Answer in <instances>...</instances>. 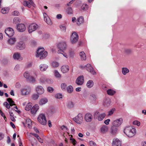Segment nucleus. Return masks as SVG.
<instances>
[{
  "instance_id": "obj_1",
  "label": "nucleus",
  "mask_w": 146,
  "mask_h": 146,
  "mask_svg": "<svg viewBox=\"0 0 146 146\" xmlns=\"http://www.w3.org/2000/svg\"><path fill=\"white\" fill-rule=\"evenodd\" d=\"M123 132L128 137H132L135 135L136 130L131 127H127L124 129Z\"/></svg>"
},
{
  "instance_id": "obj_2",
  "label": "nucleus",
  "mask_w": 146,
  "mask_h": 146,
  "mask_svg": "<svg viewBox=\"0 0 146 146\" xmlns=\"http://www.w3.org/2000/svg\"><path fill=\"white\" fill-rule=\"evenodd\" d=\"M44 49L43 48H39L36 51V56L40 57V59L45 58L47 55L48 53L46 51H44Z\"/></svg>"
},
{
  "instance_id": "obj_3",
  "label": "nucleus",
  "mask_w": 146,
  "mask_h": 146,
  "mask_svg": "<svg viewBox=\"0 0 146 146\" xmlns=\"http://www.w3.org/2000/svg\"><path fill=\"white\" fill-rule=\"evenodd\" d=\"M37 119L38 121L42 125H45L46 124V120L45 115L43 114H40L38 116Z\"/></svg>"
},
{
  "instance_id": "obj_4",
  "label": "nucleus",
  "mask_w": 146,
  "mask_h": 146,
  "mask_svg": "<svg viewBox=\"0 0 146 146\" xmlns=\"http://www.w3.org/2000/svg\"><path fill=\"white\" fill-rule=\"evenodd\" d=\"M79 38L78 34L75 32L72 34L70 37V41L72 44H75L78 40Z\"/></svg>"
},
{
  "instance_id": "obj_5",
  "label": "nucleus",
  "mask_w": 146,
  "mask_h": 146,
  "mask_svg": "<svg viewBox=\"0 0 146 146\" xmlns=\"http://www.w3.org/2000/svg\"><path fill=\"white\" fill-rule=\"evenodd\" d=\"M66 44L65 42H60L58 45V48L60 49L58 50L57 52L58 53H62L63 52V50H64L66 48Z\"/></svg>"
},
{
  "instance_id": "obj_6",
  "label": "nucleus",
  "mask_w": 146,
  "mask_h": 146,
  "mask_svg": "<svg viewBox=\"0 0 146 146\" xmlns=\"http://www.w3.org/2000/svg\"><path fill=\"white\" fill-rule=\"evenodd\" d=\"M83 117L81 113H79L77 116L73 118V120L78 124H80L83 121Z\"/></svg>"
},
{
  "instance_id": "obj_7",
  "label": "nucleus",
  "mask_w": 146,
  "mask_h": 146,
  "mask_svg": "<svg viewBox=\"0 0 146 146\" xmlns=\"http://www.w3.org/2000/svg\"><path fill=\"white\" fill-rule=\"evenodd\" d=\"M84 68L86 69L87 71L89 72L92 74H96V72L90 64H88L86 65L85 66Z\"/></svg>"
},
{
  "instance_id": "obj_8",
  "label": "nucleus",
  "mask_w": 146,
  "mask_h": 146,
  "mask_svg": "<svg viewBox=\"0 0 146 146\" xmlns=\"http://www.w3.org/2000/svg\"><path fill=\"white\" fill-rule=\"evenodd\" d=\"M5 33L9 37H11L14 35V32L12 28L9 27L5 30Z\"/></svg>"
},
{
  "instance_id": "obj_9",
  "label": "nucleus",
  "mask_w": 146,
  "mask_h": 146,
  "mask_svg": "<svg viewBox=\"0 0 146 146\" xmlns=\"http://www.w3.org/2000/svg\"><path fill=\"white\" fill-rule=\"evenodd\" d=\"M38 26L36 24L32 23L30 25L29 27V32L31 33L35 31L38 28Z\"/></svg>"
},
{
  "instance_id": "obj_10",
  "label": "nucleus",
  "mask_w": 146,
  "mask_h": 146,
  "mask_svg": "<svg viewBox=\"0 0 146 146\" xmlns=\"http://www.w3.org/2000/svg\"><path fill=\"white\" fill-rule=\"evenodd\" d=\"M84 82V77L81 76L78 77L76 81V83L78 85H82Z\"/></svg>"
},
{
  "instance_id": "obj_11",
  "label": "nucleus",
  "mask_w": 146,
  "mask_h": 146,
  "mask_svg": "<svg viewBox=\"0 0 146 146\" xmlns=\"http://www.w3.org/2000/svg\"><path fill=\"white\" fill-rule=\"evenodd\" d=\"M123 121L122 118H120L114 121L112 123V124L114 127H118L120 126Z\"/></svg>"
},
{
  "instance_id": "obj_12",
  "label": "nucleus",
  "mask_w": 146,
  "mask_h": 146,
  "mask_svg": "<svg viewBox=\"0 0 146 146\" xmlns=\"http://www.w3.org/2000/svg\"><path fill=\"white\" fill-rule=\"evenodd\" d=\"M25 43L23 41H20L16 45L17 48L20 50H22L25 48Z\"/></svg>"
},
{
  "instance_id": "obj_13",
  "label": "nucleus",
  "mask_w": 146,
  "mask_h": 146,
  "mask_svg": "<svg viewBox=\"0 0 146 146\" xmlns=\"http://www.w3.org/2000/svg\"><path fill=\"white\" fill-rule=\"evenodd\" d=\"M17 29L19 31L23 32L26 30V27L24 24H20L17 25Z\"/></svg>"
},
{
  "instance_id": "obj_14",
  "label": "nucleus",
  "mask_w": 146,
  "mask_h": 146,
  "mask_svg": "<svg viewBox=\"0 0 146 146\" xmlns=\"http://www.w3.org/2000/svg\"><path fill=\"white\" fill-rule=\"evenodd\" d=\"M29 2L25 1H23V4L25 6H27L29 8H31L32 6H33L35 5L33 2L31 0H29Z\"/></svg>"
},
{
  "instance_id": "obj_15",
  "label": "nucleus",
  "mask_w": 146,
  "mask_h": 146,
  "mask_svg": "<svg viewBox=\"0 0 146 146\" xmlns=\"http://www.w3.org/2000/svg\"><path fill=\"white\" fill-rule=\"evenodd\" d=\"M112 145L113 146H121V143L118 139H114L113 140Z\"/></svg>"
},
{
  "instance_id": "obj_16",
  "label": "nucleus",
  "mask_w": 146,
  "mask_h": 146,
  "mask_svg": "<svg viewBox=\"0 0 146 146\" xmlns=\"http://www.w3.org/2000/svg\"><path fill=\"white\" fill-rule=\"evenodd\" d=\"M36 91L38 94H42L44 92V90L43 87L41 86H38L36 88Z\"/></svg>"
},
{
  "instance_id": "obj_17",
  "label": "nucleus",
  "mask_w": 146,
  "mask_h": 146,
  "mask_svg": "<svg viewBox=\"0 0 146 146\" xmlns=\"http://www.w3.org/2000/svg\"><path fill=\"white\" fill-rule=\"evenodd\" d=\"M44 19L46 23L48 25H51L52 24V23L50 19L48 17L46 13L43 14Z\"/></svg>"
},
{
  "instance_id": "obj_18",
  "label": "nucleus",
  "mask_w": 146,
  "mask_h": 146,
  "mask_svg": "<svg viewBox=\"0 0 146 146\" xmlns=\"http://www.w3.org/2000/svg\"><path fill=\"white\" fill-rule=\"evenodd\" d=\"M92 115L90 113H87L85 115V119L88 122H90L92 121Z\"/></svg>"
},
{
  "instance_id": "obj_19",
  "label": "nucleus",
  "mask_w": 146,
  "mask_h": 146,
  "mask_svg": "<svg viewBox=\"0 0 146 146\" xmlns=\"http://www.w3.org/2000/svg\"><path fill=\"white\" fill-rule=\"evenodd\" d=\"M39 108V107L38 105H35L31 109V113L33 114H35Z\"/></svg>"
},
{
  "instance_id": "obj_20",
  "label": "nucleus",
  "mask_w": 146,
  "mask_h": 146,
  "mask_svg": "<svg viewBox=\"0 0 146 146\" xmlns=\"http://www.w3.org/2000/svg\"><path fill=\"white\" fill-rule=\"evenodd\" d=\"M13 58L15 60H23V58L21 56L20 54L19 53H15L13 56Z\"/></svg>"
},
{
  "instance_id": "obj_21",
  "label": "nucleus",
  "mask_w": 146,
  "mask_h": 146,
  "mask_svg": "<svg viewBox=\"0 0 146 146\" xmlns=\"http://www.w3.org/2000/svg\"><path fill=\"white\" fill-rule=\"evenodd\" d=\"M69 70V67L68 65H63L61 67L62 72L63 73H66Z\"/></svg>"
},
{
  "instance_id": "obj_22",
  "label": "nucleus",
  "mask_w": 146,
  "mask_h": 146,
  "mask_svg": "<svg viewBox=\"0 0 146 146\" xmlns=\"http://www.w3.org/2000/svg\"><path fill=\"white\" fill-rule=\"evenodd\" d=\"M30 91V89L29 88L27 89H23L21 90L22 94L23 95H27L29 94Z\"/></svg>"
},
{
  "instance_id": "obj_23",
  "label": "nucleus",
  "mask_w": 146,
  "mask_h": 146,
  "mask_svg": "<svg viewBox=\"0 0 146 146\" xmlns=\"http://www.w3.org/2000/svg\"><path fill=\"white\" fill-rule=\"evenodd\" d=\"M48 67V66L44 64H41L39 66L40 70L42 71H45Z\"/></svg>"
},
{
  "instance_id": "obj_24",
  "label": "nucleus",
  "mask_w": 146,
  "mask_h": 146,
  "mask_svg": "<svg viewBox=\"0 0 146 146\" xmlns=\"http://www.w3.org/2000/svg\"><path fill=\"white\" fill-rule=\"evenodd\" d=\"M80 56L82 60H85L86 59V56L85 53L83 51H81L80 52Z\"/></svg>"
},
{
  "instance_id": "obj_25",
  "label": "nucleus",
  "mask_w": 146,
  "mask_h": 146,
  "mask_svg": "<svg viewBox=\"0 0 146 146\" xmlns=\"http://www.w3.org/2000/svg\"><path fill=\"white\" fill-rule=\"evenodd\" d=\"M84 22V18L82 17H80L77 19V24L78 25H79Z\"/></svg>"
},
{
  "instance_id": "obj_26",
  "label": "nucleus",
  "mask_w": 146,
  "mask_h": 146,
  "mask_svg": "<svg viewBox=\"0 0 146 146\" xmlns=\"http://www.w3.org/2000/svg\"><path fill=\"white\" fill-rule=\"evenodd\" d=\"M67 106L69 109L72 108L74 107V104L72 101H69L67 103Z\"/></svg>"
},
{
  "instance_id": "obj_27",
  "label": "nucleus",
  "mask_w": 146,
  "mask_h": 146,
  "mask_svg": "<svg viewBox=\"0 0 146 146\" xmlns=\"http://www.w3.org/2000/svg\"><path fill=\"white\" fill-rule=\"evenodd\" d=\"M107 93L109 95L113 96L115 94L116 92L111 89H109L107 90Z\"/></svg>"
},
{
  "instance_id": "obj_28",
  "label": "nucleus",
  "mask_w": 146,
  "mask_h": 146,
  "mask_svg": "<svg viewBox=\"0 0 146 146\" xmlns=\"http://www.w3.org/2000/svg\"><path fill=\"white\" fill-rule=\"evenodd\" d=\"M101 132L102 133H105L108 131V128L106 126H104L100 128Z\"/></svg>"
},
{
  "instance_id": "obj_29",
  "label": "nucleus",
  "mask_w": 146,
  "mask_h": 146,
  "mask_svg": "<svg viewBox=\"0 0 146 146\" xmlns=\"http://www.w3.org/2000/svg\"><path fill=\"white\" fill-rule=\"evenodd\" d=\"M48 102V100L46 98L42 99L40 100L39 102V104L41 105L45 104Z\"/></svg>"
},
{
  "instance_id": "obj_30",
  "label": "nucleus",
  "mask_w": 146,
  "mask_h": 146,
  "mask_svg": "<svg viewBox=\"0 0 146 146\" xmlns=\"http://www.w3.org/2000/svg\"><path fill=\"white\" fill-rule=\"evenodd\" d=\"M94 85L93 81L92 80H90L88 82L86 86L89 88H90L92 87Z\"/></svg>"
},
{
  "instance_id": "obj_31",
  "label": "nucleus",
  "mask_w": 146,
  "mask_h": 146,
  "mask_svg": "<svg viewBox=\"0 0 146 146\" xmlns=\"http://www.w3.org/2000/svg\"><path fill=\"white\" fill-rule=\"evenodd\" d=\"M106 114L105 113L101 114L98 117V119L99 121H102L106 116Z\"/></svg>"
},
{
  "instance_id": "obj_32",
  "label": "nucleus",
  "mask_w": 146,
  "mask_h": 146,
  "mask_svg": "<svg viewBox=\"0 0 146 146\" xmlns=\"http://www.w3.org/2000/svg\"><path fill=\"white\" fill-rule=\"evenodd\" d=\"M111 133L113 135L115 134L117 132V129L116 127H112L111 129Z\"/></svg>"
},
{
  "instance_id": "obj_33",
  "label": "nucleus",
  "mask_w": 146,
  "mask_h": 146,
  "mask_svg": "<svg viewBox=\"0 0 146 146\" xmlns=\"http://www.w3.org/2000/svg\"><path fill=\"white\" fill-rule=\"evenodd\" d=\"M7 101L9 102L10 106H12L13 105H15L14 104L15 102H14L10 98H8L7 99Z\"/></svg>"
},
{
  "instance_id": "obj_34",
  "label": "nucleus",
  "mask_w": 146,
  "mask_h": 146,
  "mask_svg": "<svg viewBox=\"0 0 146 146\" xmlns=\"http://www.w3.org/2000/svg\"><path fill=\"white\" fill-rule=\"evenodd\" d=\"M32 107V104L31 103H28L27 105L25 108V110L27 111H29L31 109Z\"/></svg>"
},
{
  "instance_id": "obj_35",
  "label": "nucleus",
  "mask_w": 146,
  "mask_h": 146,
  "mask_svg": "<svg viewBox=\"0 0 146 146\" xmlns=\"http://www.w3.org/2000/svg\"><path fill=\"white\" fill-rule=\"evenodd\" d=\"M16 40L15 38H11L8 40V42L9 44L12 45L14 44Z\"/></svg>"
},
{
  "instance_id": "obj_36",
  "label": "nucleus",
  "mask_w": 146,
  "mask_h": 146,
  "mask_svg": "<svg viewBox=\"0 0 146 146\" xmlns=\"http://www.w3.org/2000/svg\"><path fill=\"white\" fill-rule=\"evenodd\" d=\"M129 72V70L126 68H123L122 69V72L124 75H126Z\"/></svg>"
},
{
  "instance_id": "obj_37",
  "label": "nucleus",
  "mask_w": 146,
  "mask_h": 146,
  "mask_svg": "<svg viewBox=\"0 0 146 146\" xmlns=\"http://www.w3.org/2000/svg\"><path fill=\"white\" fill-rule=\"evenodd\" d=\"M51 65L54 68H57L59 64L57 62L53 61L51 63Z\"/></svg>"
},
{
  "instance_id": "obj_38",
  "label": "nucleus",
  "mask_w": 146,
  "mask_h": 146,
  "mask_svg": "<svg viewBox=\"0 0 146 146\" xmlns=\"http://www.w3.org/2000/svg\"><path fill=\"white\" fill-rule=\"evenodd\" d=\"M31 134H32V135L35 137L41 143L43 142L42 140L39 137L38 134L36 133Z\"/></svg>"
},
{
  "instance_id": "obj_39",
  "label": "nucleus",
  "mask_w": 146,
  "mask_h": 146,
  "mask_svg": "<svg viewBox=\"0 0 146 146\" xmlns=\"http://www.w3.org/2000/svg\"><path fill=\"white\" fill-rule=\"evenodd\" d=\"M67 92L69 93H72L73 91V88L71 86H69L67 88Z\"/></svg>"
},
{
  "instance_id": "obj_40",
  "label": "nucleus",
  "mask_w": 146,
  "mask_h": 146,
  "mask_svg": "<svg viewBox=\"0 0 146 146\" xmlns=\"http://www.w3.org/2000/svg\"><path fill=\"white\" fill-rule=\"evenodd\" d=\"M9 11V9L8 8H4L1 9V11L2 13L5 14L7 13Z\"/></svg>"
},
{
  "instance_id": "obj_41",
  "label": "nucleus",
  "mask_w": 146,
  "mask_h": 146,
  "mask_svg": "<svg viewBox=\"0 0 146 146\" xmlns=\"http://www.w3.org/2000/svg\"><path fill=\"white\" fill-rule=\"evenodd\" d=\"M26 123L27 124L29 127L31 126L32 124L31 121L30 119H27L26 121Z\"/></svg>"
},
{
  "instance_id": "obj_42",
  "label": "nucleus",
  "mask_w": 146,
  "mask_h": 146,
  "mask_svg": "<svg viewBox=\"0 0 146 146\" xmlns=\"http://www.w3.org/2000/svg\"><path fill=\"white\" fill-rule=\"evenodd\" d=\"M88 8V6L86 4H83L81 6V9L84 11L86 10Z\"/></svg>"
},
{
  "instance_id": "obj_43",
  "label": "nucleus",
  "mask_w": 146,
  "mask_h": 146,
  "mask_svg": "<svg viewBox=\"0 0 146 146\" xmlns=\"http://www.w3.org/2000/svg\"><path fill=\"white\" fill-rule=\"evenodd\" d=\"M46 77L42 76L40 78V81L41 83H44L46 82Z\"/></svg>"
},
{
  "instance_id": "obj_44",
  "label": "nucleus",
  "mask_w": 146,
  "mask_h": 146,
  "mask_svg": "<svg viewBox=\"0 0 146 146\" xmlns=\"http://www.w3.org/2000/svg\"><path fill=\"white\" fill-rule=\"evenodd\" d=\"M54 74L56 78H61V76L58 71L56 70L55 71Z\"/></svg>"
},
{
  "instance_id": "obj_45",
  "label": "nucleus",
  "mask_w": 146,
  "mask_h": 146,
  "mask_svg": "<svg viewBox=\"0 0 146 146\" xmlns=\"http://www.w3.org/2000/svg\"><path fill=\"white\" fill-rule=\"evenodd\" d=\"M28 80L30 82H35V78L33 76H30Z\"/></svg>"
},
{
  "instance_id": "obj_46",
  "label": "nucleus",
  "mask_w": 146,
  "mask_h": 146,
  "mask_svg": "<svg viewBox=\"0 0 146 146\" xmlns=\"http://www.w3.org/2000/svg\"><path fill=\"white\" fill-rule=\"evenodd\" d=\"M67 85L65 83H62L61 85V88L62 90H64L66 89Z\"/></svg>"
},
{
  "instance_id": "obj_47",
  "label": "nucleus",
  "mask_w": 146,
  "mask_h": 146,
  "mask_svg": "<svg viewBox=\"0 0 146 146\" xmlns=\"http://www.w3.org/2000/svg\"><path fill=\"white\" fill-rule=\"evenodd\" d=\"M66 12L68 14H72V11L71 8L70 7H68L66 10Z\"/></svg>"
},
{
  "instance_id": "obj_48",
  "label": "nucleus",
  "mask_w": 146,
  "mask_h": 146,
  "mask_svg": "<svg viewBox=\"0 0 146 146\" xmlns=\"http://www.w3.org/2000/svg\"><path fill=\"white\" fill-rule=\"evenodd\" d=\"M115 110V108H113L112 109H111L110 111L108 112V116H110L113 114Z\"/></svg>"
},
{
  "instance_id": "obj_49",
  "label": "nucleus",
  "mask_w": 146,
  "mask_h": 146,
  "mask_svg": "<svg viewBox=\"0 0 146 146\" xmlns=\"http://www.w3.org/2000/svg\"><path fill=\"white\" fill-rule=\"evenodd\" d=\"M24 76L25 78L28 79L30 76L29 73L25 72L24 74Z\"/></svg>"
},
{
  "instance_id": "obj_50",
  "label": "nucleus",
  "mask_w": 146,
  "mask_h": 146,
  "mask_svg": "<svg viewBox=\"0 0 146 146\" xmlns=\"http://www.w3.org/2000/svg\"><path fill=\"white\" fill-rule=\"evenodd\" d=\"M55 97L56 99H60L62 98V95L61 94H57L55 95Z\"/></svg>"
},
{
  "instance_id": "obj_51",
  "label": "nucleus",
  "mask_w": 146,
  "mask_h": 146,
  "mask_svg": "<svg viewBox=\"0 0 146 146\" xmlns=\"http://www.w3.org/2000/svg\"><path fill=\"white\" fill-rule=\"evenodd\" d=\"M39 96L37 94H34L32 95V98L34 100H36L38 99Z\"/></svg>"
},
{
  "instance_id": "obj_52",
  "label": "nucleus",
  "mask_w": 146,
  "mask_h": 146,
  "mask_svg": "<svg viewBox=\"0 0 146 146\" xmlns=\"http://www.w3.org/2000/svg\"><path fill=\"white\" fill-rule=\"evenodd\" d=\"M99 114V112L98 111H96L94 114V118H97L98 116V115Z\"/></svg>"
},
{
  "instance_id": "obj_53",
  "label": "nucleus",
  "mask_w": 146,
  "mask_h": 146,
  "mask_svg": "<svg viewBox=\"0 0 146 146\" xmlns=\"http://www.w3.org/2000/svg\"><path fill=\"white\" fill-rule=\"evenodd\" d=\"M47 90L50 93L52 92L54 90L53 88L50 87H48L47 88Z\"/></svg>"
},
{
  "instance_id": "obj_54",
  "label": "nucleus",
  "mask_w": 146,
  "mask_h": 146,
  "mask_svg": "<svg viewBox=\"0 0 146 146\" xmlns=\"http://www.w3.org/2000/svg\"><path fill=\"white\" fill-rule=\"evenodd\" d=\"M133 125H136L138 126H139L140 125V123L137 121H135L133 122Z\"/></svg>"
},
{
  "instance_id": "obj_55",
  "label": "nucleus",
  "mask_w": 146,
  "mask_h": 146,
  "mask_svg": "<svg viewBox=\"0 0 146 146\" xmlns=\"http://www.w3.org/2000/svg\"><path fill=\"white\" fill-rule=\"evenodd\" d=\"M4 105L6 107L7 109H9L10 108V105L7 102H5L4 103Z\"/></svg>"
},
{
  "instance_id": "obj_56",
  "label": "nucleus",
  "mask_w": 146,
  "mask_h": 146,
  "mask_svg": "<svg viewBox=\"0 0 146 146\" xmlns=\"http://www.w3.org/2000/svg\"><path fill=\"white\" fill-rule=\"evenodd\" d=\"M12 15L15 16H18L19 15V12L17 11H15L12 13Z\"/></svg>"
},
{
  "instance_id": "obj_57",
  "label": "nucleus",
  "mask_w": 146,
  "mask_h": 146,
  "mask_svg": "<svg viewBox=\"0 0 146 146\" xmlns=\"http://www.w3.org/2000/svg\"><path fill=\"white\" fill-rule=\"evenodd\" d=\"M46 80V82L48 84H52L53 82V80L47 78Z\"/></svg>"
},
{
  "instance_id": "obj_58",
  "label": "nucleus",
  "mask_w": 146,
  "mask_h": 146,
  "mask_svg": "<svg viewBox=\"0 0 146 146\" xmlns=\"http://www.w3.org/2000/svg\"><path fill=\"white\" fill-rule=\"evenodd\" d=\"M0 113L1 115L3 117H4V119L5 121L7 120L6 117L5 116V115L4 113L3 112L0 110Z\"/></svg>"
},
{
  "instance_id": "obj_59",
  "label": "nucleus",
  "mask_w": 146,
  "mask_h": 146,
  "mask_svg": "<svg viewBox=\"0 0 146 146\" xmlns=\"http://www.w3.org/2000/svg\"><path fill=\"white\" fill-rule=\"evenodd\" d=\"M124 52L127 54H129L131 52V50L130 49H125L124 50Z\"/></svg>"
},
{
  "instance_id": "obj_60",
  "label": "nucleus",
  "mask_w": 146,
  "mask_h": 146,
  "mask_svg": "<svg viewBox=\"0 0 146 146\" xmlns=\"http://www.w3.org/2000/svg\"><path fill=\"white\" fill-rule=\"evenodd\" d=\"M90 146H96V143L93 141H91L89 142Z\"/></svg>"
},
{
  "instance_id": "obj_61",
  "label": "nucleus",
  "mask_w": 146,
  "mask_h": 146,
  "mask_svg": "<svg viewBox=\"0 0 146 146\" xmlns=\"http://www.w3.org/2000/svg\"><path fill=\"white\" fill-rule=\"evenodd\" d=\"M4 137V134L1 132H0V140H2L3 139Z\"/></svg>"
},
{
  "instance_id": "obj_62",
  "label": "nucleus",
  "mask_w": 146,
  "mask_h": 146,
  "mask_svg": "<svg viewBox=\"0 0 146 146\" xmlns=\"http://www.w3.org/2000/svg\"><path fill=\"white\" fill-rule=\"evenodd\" d=\"M70 140L72 141L73 144L74 145H75L76 143V140L74 139H72L70 138Z\"/></svg>"
},
{
  "instance_id": "obj_63",
  "label": "nucleus",
  "mask_w": 146,
  "mask_h": 146,
  "mask_svg": "<svg viewBox=\"0 0 146 146\" xmlns=\"http://www.w3.org/2000/svg\"><path fill=\"white\" fill-rule=\"evenodd\" d=\"M60 28L61 29V30L62 31H66V27L65 26H60Z\"/></svg>"
},
{
  "instance_id": "obj_64",
  "label": "nucleus",
  "mask_w": 146,
  "mask_h": 146,
  "mask_svg": "<svg viewBox=\"0 0 146 146\" xmlns=\"http://www.w3.org/2000/svg\"><path fill=\"white\" fill-rule=\"evenodd\" d=\"M110 121V119H108L104 121V123L108 125L109 124Z\"/></svg>"
}]
</instances>
